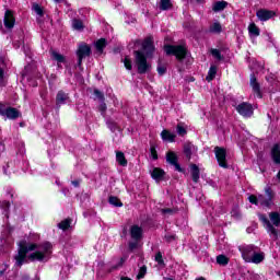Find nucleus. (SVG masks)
<instances>
[{"instance_id": "1", "label": "nucleus", "mask_w": 280, "mask_h": 280, "mask_svg": "<svg viewBox=\"0 0 280 280\" xmlns=\"http://www.w3.org/2000/svg\"><path fill=\"white\" fill-rule=\"evenodd\" d=\"M40 240L38 233H31L27 241H22L19 244V252L15 255V266L21 268L23 264L30 261H49L54 253V245L47 241L36 244Z\"/></svg>"}, {"instance_id": "2", "label": "nucleus", "mask_w": 280, "mask_h": 280, "mask_svg": "<svg viewBox=\"0 0 280 280\" xmlns=\"http://www.w3.org/2000/svg\"><path fill=\"white\" fill-rule=\"evenodd\" d=\"M154 51V42L152 37H148L142 43V50H136V65L138 67V73H148L150 71V63H148V58L152 56Z\"/></svg>"}, {"instance_id": "3", "label": "nucleus", "mask_w": 280, "mask_h": 280, "mask_svg": "<svg viewBox=\"0 0 280 280\" xmlns=\"http://www.w3.org/2000/svg\"><path fill=\"white\" fill-rule=\"evenodd\" d=\"M265 194L264 195H250L248 197V200L252 205H256V207H267L268 209H270V207H272V205H275L273 200H275V191H272V188L270 187H266L265 188Z\"/></svg>"}, {"instance_id": "4", "label": "nucleus", "mask_w": 280, "mask_h": 280, "mask_svg": "<svg viewBox=\"0 0 280 280\" xmlns=\"http://www.w3.org/2000/svg\"><path fill=\"white\" fill-rule=\"evenodd\" d=\"M164 51L166 56H176L177 60H183L187 56V47L185 45H165Z\"/></svg>"}, {"instance_id": "5", "label": "nucleus", "mask_w": 280, "mask_h": 280, "mask_svg": "<svg viewBox=\"0 0 280 280\" xmlns=\"http://www.w3.org/2000/svg\"><path fill=\"white\" fill-rule=\"evenodd\" d=\"M214 154L220 167H223L224 170L229 168V164L226 163V150L224 148L215 147Z\"/></svg>"}, {"instance_id": "6", "label": "nucleus", "mask_w": 280, "mask_h": 280, "mask_svg": "<svg viewBox=\"0 0 280 280\" xmlns=\"http://www.w3.org/2000/svg\"><path fill=\"white\" fill-rule=\"evenodd\" d=\"M259 220L262 222L266 231L269 233L270 237L277 240L279 237V234L277 232V229H275V225L270 223V220L265 214H259Z\"/></svg>"}, {"instance_id": "7", "label": "nucleus", "mask_w": 280, "mask_h": 280, "mask_svg": "<svg viewBox=\"0 0 280 280\" xmlns=\"http://www.w3.org/2000/svg\"><path fill=\"white\" fill-rule=\"evenodd\" d=\"M258 249L259 247L255 245H244L240 248L242 257L247 264Z\"/></svg>"}, {"instance_id": "8", "label": "nucleus", "mask_w": 280, "mask_h": 280, "mask_svg": "<svg viewBox=\"0 0 280 280\" xmlns=\"http://www.w3.org/2000/svg\"><path fill=\"white\" fill-rule=\"evenodd\" d=\"M77 56H78V65L80 67V65H82V60H84V58H89V56H91V46L86 45L84 43L79 45V48L77 50Z\"/></svg>"}, {"instance_id": "9", "label": "nucleus", "mask_w": 280, "mask_h": 280, "mask_svg": "<svg viewBox=\"0 0 280 280\" xmlns=\"http://www.w3.org/2000/svg\"><path fill=\"white\" fill-rule=\"evenodd\" d=\"M0 115L7 119H18L19 110H16L14 107H5V105L2 104L0 106Z\"/></svg>"}, {"instance_id": "10", "label": "nucleus", "mask_w": 280, "mask_h": 280, "mask_svg": "<svg viewBox=\"0 0 280 280\" xmlns=\"http://www.w3.org/2000/svg\"><path fill=\"white\" fill-rule=\"evenodd\" d=\"M3 23H4V27L7 30H13L14 28V25L16 23V18L14 16V11L7 10L4 12Z\"/></svg>"}, {"instance_id": "11", "label": "nucleus", "mask_w": 280, "mask_h": 280, "mask_svg": "<svg viewBox=\"0 0 280 280\" xmlns=\"http://www.w3.org/2000/svg\"><path fill=\"white\" fill-rule=\"evenodd\" d=\"M236 110L242 117H252L253 115V105L248 103H241L237 105Z\"/></svg>"}, {"instance_id": "12", "label": "nucleus", "mask_w": 280, "mask_h": 280, "mask_svg": "<svg viewBox=\"0 0 280 280\" xmlns=\"http://www.w3.org/2000/svg\"><path fill=\"white\" fill-rule=\"evenodd\" d=\"M275 11H270V10H267V9H259L257 12H256V16L259 21H270V19H272L275 16Z\"/></svg>"}, {"instance_id": "13", "label": "nucleus", "mask_w": 280, "mask_h": 280, "mask_svg": "<svg viewBox=\"0 0 280 280\" xmlns=\"http://www.w3.org/2000/svg\"><path fill=\"white\" fill-rule=\"evenodd\" d=\"M198 153V147L194 145V143L191 142H186L184 144V154L185 156L190 160L191 156H196V154Z\"/></svg>"}, {"instance_id": "14", "label": "nucleus", "mask_w": 280, "mask_h": 280, "mask_svg": "<svg viewBox=\"0 0 280 280\" xmlns=\"http://www.w3.org/2000/svg\"><path fill=\"white\" fill-rule=\"evenodd\" d=\"M130 235L135 242H139L140 240L143 238V228L139 225H131Z\"/></svg>"}, {"instance_id": "15", "label": "nucleus", "mask_w": 280, "mask_h": 280, "mask_svg": "<svg viewBox=\"0 0 280 280\" xmlns=\"http://www.w3.org/2000/svg\"><path fill=\"white\" fill-rule=\"evenodd\" d=\"M249 84H250L256 97L261 100V88L259 86V82H257V77H255V74H250Z\"/></svg>"}, {"instance_id": "16", "label": "nucleus", "mask_w": 280, "mask_h": 280, "mask_svg": "<svg viewBox=\"0 0 280 280\" xmlns=\"http://www.w3.org/2000/svg\"><path fill=\"white\" fill-rule=\"evenodd\" d=\"M166 161L167 163H171V165H174L177 172H183V168H180V164L178 163V158L176 156V153L170 151L166 154Z\"/></svg>"}, {"instance_id": "17", "label": "nucleus", "mask_w": 280, "mask_h": 280, "mask_svg": "<svg viewBox=\"0 0 280 280\" xmlns=\"http://www.w3.org/2000/svg\"><path fill=\"white\" fill-rule=\"evenodd\" d=\"M150 174L153 180H156V183H160V180H163L165 176V171H163L160 167H154L150 171Z\"/></svg>"}, {"instance_id": "18", "label": "nucleus", "mask_w": 280, "mask_h": 280, "mask_svg": "<svg viewBox=\"0 0 280 280\" xmlns=\"http://www.w3.org/2000/svg\"><path fill=\"white\" fill-rule=\"evenodd\" d=\"M161 139L162 141H168V143H174L176 141V133L164 129L161 132Z\"/></svg>"}, {"instance_id": "19", "label": "nucleus", "mask_w": 280, "mask_h": 280, "mask_svg": "<svg viewBox=\"0 0 280 280\" xmlns=\"http://www.w3.org/2000/svg\"><path fill=\"white\" fill-rule=\"evenodd\" d=\"M266 259V254L261 250H258L253 255L252 259L247 264H261Z\"/></svg>"}, {"instance_id": "20", "label": "nucleus", "mask_w": 280, "mask_h": 280, "mask_svg": "<svg viewBox=\"0 0 280 280\" xmlns=\"http://www.w3.org/2000/svg\"><path fill=\"white\" fill-rule=\"evenodd\" d=\"M57 106H62V104H67L69 102V94L63 91H59L56 97Z\"/></svg>"}, {"instance_id": "21", "label": "nucleus", "mask_w": 280, "mask_h": 280, "mask_svg": "<svg viewBox=\"0 0 280 280\" xmlns=\"http://www.w3.org/2000/svg\"><path fill=\"white\" fill-rule=\"evenodd\" d=\"M273 163L280 164V144H275L271 149Z\"/></svg>"}, {"instance_id": "22", "label": "nucleus", "mask_w": 280, "mask_h": 280, "mask_svg": "<svg viewBox=\"0 0 280 280\" xmlns=\"http://www.w3.org/2000/svg\"><path fill=\"white\" fill-rule=\"evenodd\" d=\"M190 174L194 183H198V180H200V168L198 167V165L192 164L190 166Z\"/></svg>"}, {"instance_id": "23", "label": "nucleus", "mask_w": 280, "mask_h": 280, "mask_svg": "<svg viewBox=\"0 0 280 280\" xmlns=\"http://www.w3.org/2000/svg\"><path fill=\"white\" fill-rule=\"evenodd\" d=\"M210 34H222V24L219 21H214L209 26Z\"/></svg>"}, {"instance_id": "24", "label": "nucleus", "mask_w": 280, "mask_h": 280, "mask_svg": "<svg viewBox=\"0 0 280 280\" xmlns=\"http://www.w3.org/2000/svg\"><path fill=\"white\" fill-rule=\"evenodd\" d=\"M248 34H249L250 38H257V36H259L260 32H259V27H257L256 23H250L248 25Z\"/></svg>"}, {"instance_id": "25", "label": "nucleus", "mask_w": 280, "mask_h": 280, "mask_svg": "<svg viewBox=\"0 0 280 280\" xmlns=\"http://www.w3.org/2000/svg\"><path fill=\"white\" fill-rule=\"evenodd\" d=\"M226 5H229V2L221 0V1H217L213 3L212 5V10L213 12H222Z\"/></svg>"}, {"instance_id": "26", "label": "nucleus", "mask_w": 280, "mask_h": 280, "mask_svg": "<svg viewBox=\"0 0 280 280\" xmlns=\"http://www.w3.org/2000/svg\"><path fill=\"white\" fill-rule=\"evenodd\" d=\"M51 58H52V60H56L58 67H60V65L67 62V60L65 59V56H62L61 54H59L56 50L51 51Z\"/></svg>"}, {"instance_id": "27", "label": "nucleus", "mask_w": 280, "mask_h": 280, "mask_svg": "<svg viewBox=\"0 0 280 280\" xmlns=\"http://www.w3.org/2000/svg\"><path fill=\"white\" fill-rule=\"evenodd\" d=\"M269 220L273 226H280V213L279 212H270Z\"/></svg>"}, {"instance_id": "28", "label": "nucleus", "mask_w": 280, "mask_h": 280, "mask_svg": "<svg viewBox=\"0 0 280 280\" xmlns=\"http://www.w3.org/2000/svg\"><path fill=\"white\" fill-rule=\"evenodd\" d=\"M218 73V67L217 66H211L208 75L206 77L207 82H211L212 80L215 79V75Z\"/></svg>"}, {"instance_id": "29", "label": "nucleus", "mask_w": 280, "mask_h": 280, "mask_svg": "<svg viewBox=\"0 0 280 280\" xmlns=\"http://www.w3.org/2000/svg\"><path fill=\"white\" fill-rule=\"evenodd\" d=\"M116 161L119 163L122 167H126L128 165V161L126 160V155H124V152H116Z\"/></svg>"}, {"instance_id": "30", "label": "nucleus", "mask_w": 280, "mask_h": 280, "mask_svg": "<svg viewBox=\"0 0 280 280\" xmlns=\"http://www.w3.org/2000/svg\"><path fill=\"white\" fill-rule=\"evenodd\" d=\"M104 47H106V39L105 38H101V39L96 40L95 49H96V51H98V54H103Z\"/></svg>"}, {"instance_id": "31", "label": "nucleus", "mask_w": 280, "mask_h": 280, "mask_svg": "<svg viewBox=\"0 0 280 280\" xmlns=\"http://www.w3.org/2000/svg\"><path fill=\"white\" fill-rule=\"evenodd\" d=\"M72 27L78 32H82V30H84V24L82 23V20L74 19L72 20Z\"/></svg>"}, {"instance_id": "32", "label": "nucleus", "mask_w": 280, "mask_h": 280, "mask_svg": "<svg viewBox=\"0 0 280 280\" xmlns=\"http://www.w3.org/2000/svg\"><path fill=\"white\" fill-rule=\"evenodd\" d=\"M71 226V221L69 219H66L58 223V229H61V231H67Z\"/></svg>"}, {"instance_id": "33", "label": "nucleus", "mask_w": 280, "mask_h": 280, "mask_svg": "<svg viewBox=\"0 0 280 280\" xmlns=\"http://www.w3.org/2000/svg\"><path fill=\"white\" fill-rule=\"evenodd\" d=\"M170 8H172L171 0H161L160 1V10H170Z\"/></svg>"}, {"instance_id": "34", "label": "nucleus", "mask_w": 280, "mask_h": 280, "mask_svg": "<svg viewBox=\"0 0 280 280\" xmlns=\"http://www.w3.org/2000/svg\"><path fill=\"white\" fill-rule=\"evenodd\" d=\"M176 130H177V135L179 137H185V135H187V129L185 128V125H183V124H178L176 127Z\"/></svg>"}, {"instance_id": "35", "label": "nucleus", "mask_w": 280, "mask_h": 280, "mask_svg": "<svg viewBox=\"0 0 280 280\" xmlns=\"http://www.w3.org/2000/svg\"><path fill=\"white\" fill-rule=\"evenodd\" d=\"M125 68L127 69V71H132V59H130L129 56L125 57V60H122Z\"/></svg>"}, {"instance_id": "36", "label": "nucleus", "mask_w": 280, "mask_h": 280, "mask_svg": "<svg viewBox=\"0 0 280 280\" xmlns=\"http://www.w3.org/2000/svg\"><path fill=\"white\" fill-rule=\"evenodd\" d=\"M217 264H219L220 266H226V264H229V258L224 255H219L217 257Z\"/></svg>"}, {"instance_id": "37", "label": "nucleus", "mask_w": 280, "mask_h": 280, "mask_svg": "<svg viewBox=\"0 0 280 280\" xmlns=\"http://www.w3.org/2000/svg\"><path fill=\"white\" fill-rule=\"evenodd\" d=\"M109 205H113V207H124V203L117 197H109Z\"/></svg>"}, {"instance_id": "38", "label": "nucleus", "mask_w": 280, "mask_h": 280, "mask_svg": "<svg viewBox=\"0 0 280 280\" xmlns=\"http://www.w3.org/2000/svg\"><path fill=\"white\" fill-rule=\"evenodd\" d=\"M148 272V267H145V265L141 266L139 269V272L137 275V279H143V277H145Z\"/></svg>"}, {"instance_id": "39", "label": "nucleus", "mask_w": 280, "mask_h": 280, "mask_svg": "<svg viewBox=\"0 0 280 280\" xmlns=\"http://www.w3.org/2000/svg\"><path fill=\"white\" fill-rule=\"evenodd\" d=\"M33 10L35 11L37 16H43L44 12H43V7L40 4L34 3L33 4Z\"/></svg>"}, {"instance_id": "40", "label": "nucleus", "mask_w": 280, "mask_h": 280, "mask_svg": "<svg viewBox=\"0 0 280 280\" xmlns=\"http://www.w3.org/2000/svg\"><path fill=\"white\" fill-rule=\"evenodd\" d=\"M210 54L213 56V58H215L217 60H222V54L220 52V50L212 48L210 50Z\"/></svg>"}, {"instance_id": "41", "label": "nucleus", "mask_w": 280, "mask_h": 280, "mask_svg": "<svg viewBox=\"0 0 280 280\" xmlns=\"http://www.w3.org/2000/svg\"><path fill=\"white\" fill-rule=\"evenodd\" d=\"M128 259V256H124L119 259L116 266L113 267V270H117V268H121L124 266V262Z\"/></svg>"}, {"instance_id": "42", "label": "nucleus", "mask_w": 280, "mask_h": 280, "mask_svg": "<svg viewBox=\"0 0 280 280\" xmlns=\"http://www.w3.org/2000/svg\"><path fill=\"white\" fill-rule=\"evenodd\" d=\"M3 69H5V60L0 57V80L3 78Z\"/></svg>"}, {"instance_id": "43", "label": "nucleus", "mask_w": 280, "mask_h": 280, "mask_svg": "<svg viewBox=\"0 0 280 280\" xmlns=\"http://www.w3.org/2000/svg\"><path fill=\"white\" fill-rule=\"evenodd\" d=\"M167 71V68L161 63L158 66V73L159 75H165V72Z\"/></svg>"}, {"instance_id": "44", "label": "nucleus", "mask_w": 280, "mask_h": 280, "mask_svg": "<svg viewBox=\"0 0 280 280\" xmlns=\"http://www.w3.org/2000/svg\"><path fill=\"white\" fill-rule=\"evenodd\" d=\"M155 261L159 264V266H163V254H161V252L155 254Z\"/></svg>"}, {"instance_id": "45", "label": "nucleus", "mask_w": 280, "mask_h": 280, "mask_svg": "<svg viewBox=\"0 0 280 280\" xmlns=\"http://www.w3.org/2000/svg\"><path fill=\"white\" fill-rule=\"evenodd\" d=\"M231 215H232V218H235L236 220H237L238 218H241L240 208L235 207V208L231 211Z\"/></svg>"}, {"instance_id": "46", "label": "nucleus", "mask_w": 280, "mask_h": 280, "mask_svg": "<svg viewBox=\"0 0 280 280\" xmlns=\"http://www.w3.org/2000/svg\"><path fill=\"white\" fill-rule=\"evenodd\" d=\"M94 95L97 100H100L101 102H104V94H102L100 92V90H94Z\"/></svg>"}, {"instance_id": "47", "label": "nucleus", "mask_w": 280, "mask_h": 280, "mask_svg": "<svg viewBox=\"0 0 280 280\" xmlns=\"http://www.w3.org/2000/svg\"><path fill=\"white\" fill-rule=\"evenodd\" d=\"M139 241L130 242L129 243V249L135 250V248H139Z\"/></svg>"}, {"instance_id": "48", "label": "nucleus", "mask_w": 280, "mask_h": 280, "mask_svg": "<svg viewBox=\"0 0 280 280\" xmlns=\"http://www.w3.org/2000/svg\"><path fill=\"white\" fill-rule=\"evenodd\" d=\"M150 152H151V158L153 159V161H156V159H159V155L156 154V149L151 148Z\"/></svg>"}, {"instance_id": "49", "label": "nucleus", "mask_w": 280, "mask_h": 280, "mask_svg": "<svg viewBox=\"0 0 280 280\" xmlns=\"http://www.w3.org/2000/svg\"><path fill=\"white\" fill-rule=\"evenodd\" d=\"M108 128L112 130V132H115V130L118 129L117 124L115 122H108Z\"/></svg>"}, {"instance_id": "50", "label": "nucleus", "mask_w": 280, "mask_h": 280, "mask_svg": "<svg viewBox=\"0 0 280 280\" xmlns=\"http://www.w3.org/2000/svg\"><path fill=\"white\" fill-rule=\"evenodd\" d=\"M0 207H2V209H10V201H2L0 202Z\"/></svg>"}, {"instance_id": "51", "label": "nucleus", "mask_w": 280, "mask_h": 280, "mask_svg": "<svg viewBox=\"0 0 280 280\" xmlns=\"http://www.w3.org/2000/svg\"><path fill=\"white\" fill-rule=\"evenodd\" d=\"M165 240L166 242H174V240H176V236L173 234H166Z\"/></svg>"}, {"instance_id": "52", "label": "nucleus", "mask_w": 280, "mask_h": 280, "mask_svg": "<svg viewBox=\"0 0 280 280\" xmlns=\"http://www.w3.org/2000/svg\"><path fill=\"white\" fill-rule=\"evenodd\" d=\"M100 110H101V113H106V103H101V105H100Z\"/></svg>"}, {"instance_id": "53", "label": "nucleus", "mask_w": 280, "mask_h": 280, "mask_svg": "<svg viewBox=\"0 0 280 280\" xmlns=\"http://www.w3.org/2000/svg\"><path fill=\"white\" fill-rule=\"evenodd\" d=\"M72 185H73L74 187H80V180H73V182H72Z\"/></svg>"}, {"instance_id": "54", "label": "nucleus", "mask_w": 280, "mask_h": 280, "mask_svg": "<svg viewBox=\"0 0 280 280\" xmlns=\"http://www.w3.org/2000/svg\"><path fill=\"white\" fill-rule=\"evenodd\" d=\"M272 80H275V74H272L271 77H267V82H272Z\"/></svg>"}, {"instance_id": "55", "label": "nucleus", "mask_w": 280, "mask_h": 280, "mask_svg": "<svg viewBox=\"0 0 280 280\" xmlns=\"http://www.w3.org/2000/svg\"><path fill=\"white\" fill-rule=\"evenodd\" d=\"M162 212L163 213H172V209H163Z\"/></svg>"}, {"instance_id": "56", "label": "nucleus", "mask_w": 280, "mask_h": 280, "mask_svg": "<svg viewBox=\"0 0 280 280\" xmlns=\"http://www.w3.org/2000/svg\"><path fill=\"white\" fill-rule=\"evenodd\" d=\"M65 196H69V189L65 188L63 190Z\"/></svg>"}, {"instance_id": "57", "label": "nucleus", "mask_w": 280, "mask_h": 280, "mask_svg": "<svg viewBox=\"0 0 280 280\" xmlns=\"http://www.w3.org/2000/svg\"><path fill=\"white\" fill-rule=\"evenodd\" d=\"M55 1V3H62V1H65V0H54Z\"/></svg>"}, {"instance_id": "58", "label": "nucleus", "mask_w": 280, "mask_h": 280, "mask_svg": "<svg viewBox=\"0 0 280 280\" xmlns=\"http://www.w3.org/2000/svg\"><path fill=\"white\" fill-rule=\"evenodd\" d=\"M120 280H132V279H130L128 277H122Z\"/></svg>"}, {"instance_id": "59", "label": "nucleus", "mask_w": 280, "mask_h": 280, "mask_svg": "<svg viewBox=\"0 0 280 280\" xmlns=\"http://www.w3.org/2000/svg\"><path fill=\"white\" fill-rule=\"evenodd\" d=\"M195 280H207V279H205V277H199V278H197Z\"/></svg>"}, {"instance_id": "60", "label": "nucleus", "mask_w": 280, "mask_h": 280, "mask_svg": "<svg viewBox=\"0 0 280 280\" xmlns=\"http://www.w3.org/2000/svg\"><path fill=\"white\" fill-rule=\"evenodd\" d=\"M277 178H278V180H280V171L277 174Z\"/></svg>"}, {"instance_id": "61", "label": "nucleus", "mask_w": 280, "mask_h": 280, "mask_svg": "<svg viewBox=\"0 0 280 280\" xmlns=\"http://www.w3.org/2000/svg\"><path fill=\"white\" fill-rule=\"evenodd\" d=\"M0 30H3V23L0 21Z\"/></svg>"}]
</instances>
